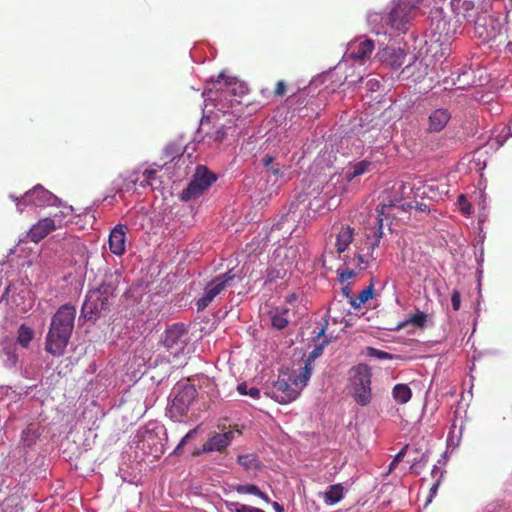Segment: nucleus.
<instances>
[{
    "label": "nucleus",
    "instance_id": "f257e3e1",
    "mask_svg": "<svg viewBox=\"0 0 512 512\" xmlns=\"http://www.w3.org/2000/svg\"><path fill=\"white\" fill-rule=\"evenodd\" d=\"M75 317L74 305L64 304L57 309L46 336L45 350L48 353L58 357L64 354L74 329Z\"/></svg>",
    "mask_w": 512,
    "mask_h": 512
},
{
    "label": "nucleus",
    "instance_id": "f03ea898",
    "mask_svg": "<svg viewBox=\"0 0 512 512\" xmlns=\"http://www.w3.org/2000/svg\"><path fill=\"white\" fill-rule=\"evenodd\" d=\"M312 374L309 363H305L299 372L292 371L279 376L271 389V397L280 404L296 400L301 390L307 385Z\"/></svg>",
    "mask_w": 512,
    "mask_h": 512
},
{
    "label": "nucleus",
    "instance_id": "7ed1b4c3",
    "mask_svg": "<svg viewBox=\"0 0 512 512\" xmlns=\"http://www.w3.org/2000/svg\"><path fill=\"white\" fill-rule=\"evenodd\" d=\"M371 378V368L366 364H358L351 369L353 397L362 406L368 405L372 399Z\"/></svg>",
    "mask_w": 512,
    "mask_h": 512
},
{
    "label": "nucleus",
    "instance_id": "20e7f679",
    "mask_svg": "<svg viewBox=\"0 0 512 512\" xmlns=\"http://www.w3.org/2000/svg\"><path fill=\"white\" fill-rule=\"evenodd\" d=\"M71 207L66 211L61 210L49 217L38 220L27 232V239L33 243H39L56 229H61L67 225L65 218L70 215Z\"/></svg>",
    "mask_w": 512,
    "mask_h": 512
},
{
    "label": "nucleus",
    "instance_id": "39448f33",
    "mask_svg": "<svg viewBox=\"0 0 512 512\" xmlns=\"http://www.w3.org/2000/svg\"><path fill=\"white\" fill-rule=\"evenodd\" d=\"M418 8L416 0H398L387 15V23L396 30L405 32L407 25L415 16Z\"/></svg>",
    "mask_w": 512,
    "mask_h": 512
},
{
    "label": "nucleus",
    "instance_id": "423d86ee",
    "mask_svg": "<svg viewBox=\"0 0 512 512\" xmlns=\"http://www.w3.org/2000/svg\"><path fill=\"white\" fill-rule=\"evenodd\" d=\"M215 180L216 176L206 166H197L193 178L181 192L180 199L182 201H189L200 197Z\"/></svg>",
    "mask_w": 512,
    "mask_h": 512
},
{
    "label": "nucleus",
    "instance_id": "0eeeda50",
    "mask_svg": "<svg viewBox=\"0 0 512 512\" xmlns=\"http://www.w3.org/2000/svg\"><path fill=\"white\" fill-rule=\"evenodd\" d=\"M236 275L229 270L213 278L204 289V294L196 302L197 310L202 311L207 308L212 301L221 294L226 288L232 287Z\"/></svg>",
    "mask_w": 512,
    "mask_h": 512
},
{
    "label": "nucleus",
    "instance_id": "6e6552de",
    "mask_svg": "<svg viewBox=\"0 0 512 512\" xmlns=\"http://www.w3.org/2000/svg\"><path fill=\"white\" fill-rule=\"evenodd\" d=\"M13 200L16 201L17 208L20 212H23V207L27 205L46 207L54 206L59 201V199L54 194H52L41 185L33 187L21 198L15 197Z\"/></svg>",
    "mask_w": 512,
    "mask_h": 512
},
{
    "label": "nucleus",
    "instance_id": "1a4fd4ad",
    "mask_svg": "<svg viewBox=\"0 0 512 512\" xmlns=\"http://www.w3.org/2000/svg\"><path fill=\"white\" fill-rule=\"evenodd\" d=\"M188 342V331L181 323H175L167 328L162 337V343L170 354L177 356Z\"/></svg>",
    "mask_w": 512,
    "mask_h": 512
},
{
    "label": "nucleus",
    "instance_id": "9d476101",
    "mask_svg": "<svg viewBox=\"0 0 512 512\" xmlns=\"http://www.w3.org/2000/svg\"><path fill=\"white\" fill-rule=\"evenodd\" d=\"M197 396L194 385L186 384L178 389L169 408L172 418L179 419L186 415L190 405Z\"/></svg>",
    "mask_w": 512,
    "mask_h": 512
},
{
    "label": "nucleus",
    "instance_id": "9b49d317",
    "mask_svg": "<svg viewBox=\"0 0 512 512\" xmlns=\"http://www.w3.org/2000/svg\"><path fill=\"white\" fill-rule=\"evenodd\" d=\"M502 25L494 17L481 14L474 21V34L483 42L495 41L501 34Z\"/></svg>",
    "mask_w": 512,
    "mask_h": 512
},
{
    "label": "nucleus",
    "instance_id": "f8f14e48",
    "mask_svg": "<svg viewBox=\"0 0 512 512\" xmlns=\"http://www.w3.org/2000/svg\"><path fill=\"white\" fill-rule=\"evenodd\" d=\"M108 299L102 296L99 291L91 290L86 295L81 313L85 319L91 320L101 314L102 311L108 309Z\"/></svg>",
    "mask_w": 512,
    "mask_h": 512
},
{
    "label": "nucleus",
    "instance_id": "ddd939ff",
    "mask_svg": "<svg viewBox=\"0 0 512 512\" xmlns=\"http://www.w3.org/2000/svg\"><path fill=\"white\" fill-rule=\"evenodd\" d=\"M381 222H382V220L380 219L379 220V224H380L379 230L377 232H375L374 240L368 243V246H367L368 252L366 255H364L362 253L364 249L357 246V244H355L357 251H356L354 257H350V265H352V267L358 268L359 270H364L368 266L369 259H374L372 256L373 252L379 246V242L382 237V223Z\"/></svg>",
    "mask_w": 512,
    "mask_h": 512
},
{
    "label": "nucleus",
    "instance_id": "4468645a",
    "mask_svg": "<svg viewBox=\"0 0 512 512\" xmlns=\"http://www.w3.org/2000/svg\"><path fill=\"white\" fill-rule=\"evenodd\" d=\"M335 236V248L338 258L348 266L350 265V256L345 254V252L354 241V228L349 225H341Z\"/></svg>",
    "mask_w": 512,
    "mask_h": 512
},
{
    "label": "nucleus",
    "instance_id": "2eb2a0df",
    "mask_svg": "<svg viewBox=\"0 0 512 512\" xmlns=\"http://www.w3.org/2000/svg\"><path fill=\"white\" fill-rule=\"evenodd\" d=\"M233 438H234L233 431H227L224 433H216L213 436H211L203 444L201 450L194 451L193 455L197 456L202 452H204V453L212 452V451L222 452L231 444Z\"/></svg>",
    "mask_w": 512,
    "mask_h": 512
},
{
    "label": "nucleus",
    "instance_id": "dca6fc26",
    "mask_svg": "<svg viewBox=\"0 0 512 512\" xmlns=\"http://www.w3.org/2000/svg\"><path fill=\"white\" fill-rule=\"evenodd\" d=\"M128 227L123 224H117L110 232L109 235V249L116 255L121 256L126 251V235Z\"/></svg>",
    "mask_w": 512,
    "mask_h": 512
},
{
    "label": "nucleus",
    "instance_id": "f3484780",
    "mask_svg": "<svg viewBox=\"0 0 512 512\" xmlns=\"http://www.w3.org/2000/svg\"><path fill=\"white\" fill-rule=\"evenodd\" d=\"M377 59L382 64H386L394 69L400 68L404 64L406 54L401 48L385 47L376 54Z\"/></svg>",
    "mask_w": 512,
    "mask_h": 512
},
{
    "label": "nucleus",
    "instance_id": "a211bd4d",
    "mask_svg": "<svg viewBox=\"0 0 512 512\" xmlns=\"http://www.w3.org/2000/svg\"><path fill=\"white\" fill-rule=\"evenodd\" d=\"M374 48V41L371 39L357 40L350 43L348 57L357 61H365L370 57Z\"/></svg>",
    "mask_w": 512,
    "mask_h": 512
},
{
    "label": "nucleus",
    "instance_id": "6ab92c4d",
    "mask_svg": "<svg viewBox=\"0 0 512 512\" xmlns=\"http://www.w3.org/2000/svg\"><path fill=\"white\" fill-rule=\"evenodd\" d=\"M450 119L451 113L447 109L434 110L428 117V131L431 133L442 131Z\"/></svg>",
    "mask_w": 512,
    "mask_h": 512
},
{
    "label": "nucleus",
    "instance_id": "aec40b11",
    "mask_svg": "<svg viewBox=\"0 0 512 512\" xmlns=\"http://www.w3.org/2000/svg\"><path fill=\"white\" fill-rule=\"evenodd\" d=\"M275 259H279V265L290 266L299 258L297 246L279 247L274 251Z\"/></svg>",
    "mask_w": 512,
    "mask_h": 512
},
{
    "label": "nucleus",
    "instance_id": "412c9836",
    "mask_svg": "<svg viewBox=\"0 0 512 512\" xmlns=\"http://www.w3.org/2000/svg\"><path fill=\"white\" fill-rule=\"evenodd\" d=\"M261 161L266 172L275 177V182L279 180H281L280 183L288 181V178L285 177V171L281 168L274 156L266 154Z\"/></svg>",
    "mask_w": 512,
    "mask_h": 512
},
{
    "label": "nucleus",
    "instance_id": "4be33fe9",
    "mask_svg": "<svg viewBox=\"0 0 512 512\" xmlns=\"http://www.w3.org/2000/svg\"><path fill=\"white\" fill-rule=\"evenodd\" d=\"M120 280L121 274L116 271L115 273L106 275L102 284L95 290L99 291L102 294V296H106V298L109 300V297L114 295V292L116 291L120 283Z\"/></svg>",
    "mask_w": 512,
    "mask_h": 512
},
{
    "label": "nucleus",
    "instance_id": "5701e85b",
    "mask_svg": "<svg viewBox=\"0 0 512 512\" xmlns=\"http://www.w3.org/2000/svg\"><path fill=\"white\" fill-rule=\"evenodd\" d=\"M328 505L338 503L344 496V487L341 484L330 485L327 491L320 494Z\"/></svg>",
    "mask_w": 512,
    "mask_h": 512
},
{
    "label": "nucleus",
    "instance_id": "b1692460",
    "mask_svg": "<svg viewBox=\"0 0 512 512\" xmlns=\"http://www.w3.org/2000/svg\"><path fill=\"white\" fill-rule=\"evenodd\" d=\"M452 5L457 7V14L462 15L469 22H474V4L470 0H453Z\"/></svg>",
    "mask_w": 512,
    "mask_h": 512
},
{
    "label": "nucleus",
    "instance_id": "393cba45",
    "mask_svg": "<svg viewBox=\"0 0 512 512\" xmlns=\"http://www.w3.org/2000/svg\"><path fill=\"white\" fill-rule=\"evenodd\" d=\"M372 163L368 160H362L353 164L349 171L345 173V179L347 182L352 181L354 178L368 172Z\"/></svg>",
    "mask_w": 512,
    "mask_h": 512
},
{
    "label": "nucleus",
    "instance_id": "a878e982",
    "mask_svg": "<svg viewBox=\"0 0 512 512\" xmlns=\"http://www.w3.org/2000/svg\"><path fill=\"white\" fill-rule=\"evenodd\" d=\"M394 400L399 404L407 403L412 397V391L406 384H396L392 390Z\"/></svg>",
    "mask_w": 512,
    "mask_h": 512
},
{
    "label": "nucleus",
    "instance_id": "bb28decb",
    "mask_svg": "<svg viewBox=\"0 0 512 512\" xmlns=\"http://www.w3.org/2000/svg\"><path fill=\"white\" fill-rule=\"evenodd\" d=\"M233 489L239 493V494H251V495H255V496H258L260 497L261 499H263L265 502H270V499L269 497L263 493L259 488L258 486L254 485V484H245V485H242V484H238V485H235L233 486Z\"/></svg>",
    "mask_w": 512,
    "mask_h": 512
},
{
    "label": "nucleus",
    "instance_id": "cd10ccee",
    "mask_svg": "<svg viewBox=\"0 0 512 512\" xmlns=\"http://www.w3.org/2000/svg\"><path fill=\"white\" fill-rule=\"evenodd\" d=\"M33 337L34 331L32 328L25 324H21L19 326L17 332V343L19 345H21L23 348H28Z\"/></svg>",
    "mask_w": 512,
    "mask_h": 512
},
{
    "label": "nucleus",
    "instance_id": "c85d7f7f",
    "mask_svg": "<svg viewBox=\"0 0 512 512\" xmlns=\"http://www.w3.org/2000/svg\"><path fill=\"white\" fill-rule=\"evenodd\" d=\"M373 296V285L364 288L357 297H350V305L357 309Z\"/></svg>",
    "mask_w": 512,
    "mask_h": 512
},
{
    "label": "nucleus",
    "instance_id": "c756f323",
    "mask_svg": "<svg viewBox=\"0 0 512 512\" xmlns=\"http://www.w3.org/2000/svg\"><path fill=\"white\" fill-rule=\"evenodd\" d=\"M288 312H289L288 309H282L280 312L276 311L271 316V324H272V326L274 328L278 329V330L284 329L288 325V323H289V320L286 317Z\"/></svg>",
    "mask_w": 512,
    "mask_h": 512
},
{
    "label": "nucleus",
    "instance_id": "7c9ffc66",
    "mask_svg": "<svg viewBox=\"0 0 512 512\" xmlns=\"http://www.w3.org/2000/svg\"><path fill=\"white\" fill-rule=\"evenodd\" d=\"M225 506L230 512H264L259 508L251 507L239 502L226 501Z\"/></svg>",
    "mask_w": 512,
    "mask_h": 512
},
{
    "label": "nucleus",
    "instance_id": "2f4dec72",
    "mask_svg": "<svg viewBox=\"0 0 512 512\" xmlns=\"http://www.w3.org/2000/svg\"><path fill=\"white\" fill-rule=\"evenodd\" d=\"M237 462L243 466L245 470H256L259 466L258 460L252 454L238 456Z\"/></svg>",
    "mask_w": 512,
    "mask_h": 512
},
{
    "label": "nucleus",
    "instance_id": "473e14b6",
    "mask_svg": "<svg viewBox=\"0 0 512 512\" xmlns=\"http://www.w3.org/2000/svg\"><path fill=\"white\" fill-rule=\"evenodd\" d=\"M427 322V315L422 311H417L411 315L406 321V324H412L418 328H423Z\"/></svg>",
    "mask_w": 512,
    "mask_h": 512
},
{
    "label": "nucleus",
    "instance_id": "72a5a7b5",
    "mask_svg": "<svg viewBox=\"0 0 512 512\" xmlns=\"http://www.w3.org/2000/svg\"><path fill=\"white\" fill-rule=\"evenodd\" d=\"M237 391L241 395H249L253 399H258L260 397V390L256 387H248L245 382L237 385Z\"/></svg>",
    "mask_w": 512,
    "mask_h": 512
},
{
    "label": "nucleus",
    "instance_id": "f704fd0d",
    "mask_svg": "<svg viewBox=\"0 0 512 512\" xmlns=\"http://www.w3.org/2000/svg\"><path fill=\"white\" fill-rule=\"evenodd\" d=\"M4 355L6 356V366L9 368L15 367L18 363V355L15 348H5Z\"/></svg>",
    "mask_w": 512,
    "mask_h": 512
},
{
    "label": "nucleus",
    "instance_id": "c9c22d12",
    "mask_svg": "<svg viewBox=\"0 0 512 512\" xmlns=\"http://www.w3.org/2000/svg\"><path fill=\"white\" fill-rule=\"evenodd\" d=\"M181 155V148L176 144H169L164 150V157L168 161L174 160Z\"/></svg>",
    "mask_w": 512,
    "mask_h": 512
},
{
    "label": "nucleus",
    "instance_id": "e433bc0d",
    "mask_svg": "<svg viewBox=\"0 0 512 512\" xmlns=\"http://www.w3.org/2000/svg\"><path fill=\"white\" fill-rule=\"evenodd\" d=\"M343 266H344L343 269L339 268L337 270V273L339 275V281L341 283L345 282L346 280H348L356 275L355 271L351 268L352 265L347 266L343 263Z\"/></svg>",
    "mask_w": 512,
    "mask_h": 512
},
{
    "label": "nucleus",
    "instance_id": "4c0bfd02",
    "mask_svg": "<svg viewBox=\"0 0 512 512\" xmlns=\"http://www.w3.org/2000/svg\"><path fill=\"white\" fill-rule=\"evenodd\" d=\"M197 433V428L190 430L179 442V444L174 449L173 453L176 455H180L183 452L184 445Z\"/></svg>",
    "mask_w": 512,
    "mask_h": 512
},
{
    "label": "nucleus",
    "instance_id": "58836bf2",
    "mask_svg": "<svg viewBox=\"0 0 512 512\" xmlns=\"http://www.w3.org/2000/svg\"><path fill=\"white\" fill-rule=\"evenodd\" d=\"M458 205H459L460 211L464 215H470L471 214L472 206H471L470 202L467 200V198L465 197V195H463V194L459 195V197H458Z\"/></svg>",
    "mask_w": 512,
    "mask_h": 512
},
{
    "label": "nucleus",
    "instance_id": "ea45409f",
    "mask_svg": "<svg viewBox=\"0 0 512 512\" xmlns=\"http://www.w3.org/2000/svg\"><path fill=\"white\" fill-rule=\"evenodd\" d=\"M227 135V130L224 125H221L219 127H216L213 132L209 134V137L213 139L214 141L221 142L224 140V138Z\"/></svg>",
    "mask_w": 512,
    "mask_h": 512
},
{
    "label": "nucleus",
    "instance_id": "a19ab883",
    "mask_svg": "<svg viewBox=\"0 0 512 512\" xmlns=\"http://www.w3.org/2000/svg\"><path fill=\"white\" fill-rule=\"evenodd\" d=\"M156 175V170L147 169L143 172V180L140 181L141 187H148L151 185V181L154 179Z\"/></svg>",
    "mask_w": 512,
    "mask_h": 512
},
{
    "label": "nucleus",
    "instance_id": "79ce46f5",
    "mask_svg": "<svg viewBox=\"0 0 512 512\" xmlns=\"http://www.w3.org/2000/svg\"><path fill=\"white\" fill-rule=\"evenodd\" d=\"M368 355L376 357L378 359H392L393 358V356L390 353L376 349V348H371V347L368 348Z\"/></svg>",
    "mask_w": 512,
    "mask_h": 512
},
{
    "label": "nucleus",
    "instance_id": "37998d69",
    "mask_svg": "<svg viewBox=\"0 0 512 512\" xmlns=\"http://www.w3.org/2000/svg\"><path fill=\"white\" fill-rule=\"evenodd\" d=\"M287 92V84L284 80H279L276 83L275 89L273 91V95L275 97H283Z\"/></svg>",
    "mask_w": 512,
    "mask_h": 512
},
{
    "label": "nucleus",
    "instance_id": "c03bdc74",
    "mask_svg": "<svg viewBox=\"0 0 512 512\" xmlns=\"http://www.w3.org/2000/svg\"><path fill=\"white\" fill-rule=\"evenodd\" d=\"M284 276V272L282 269H270L268 270L267 272V281L268 282H272V281H275L276 279H281L283 278Z\"/></svg>",
    "mask_w": 512,
    "mask_h": 512
},
{
    "label": "nucleus",
    "instance_id": "a18cd8bd",
    "mask_svg": "<svg viewBox=\"0 0 512 512\" xmlns=\"http://www.w3.org/2000/svg\"><path fill=\"white\" fill-rule=\"evenodd\" d=\"M451 304H452L453 310L458 311L460 309V306H461V295H460V292L458 290H456V289L452 291V294H451Z\"/></svg>",
    "mask_w": 512,
    "mask_h": 512
},
{
    "label": "nucleus",
    "instance_id": "49530a36",
    "mask_svg": "<svg viewBox=\"0 0 512 512\" xmlns=\"http://www.w3.org/2000/svg\"><path fill=\"white\" fill-rule=\"evenodd\" d=\"M381 83L375 78L368 79L366 82V87L369 91H377L380 89Z\"/></svg>",
    "mask_w": 512,
    "mask_h": 512
},
{
    "label": "nucleus",
    "instance_id": "de8ad7c7",
    "mask_svg": "<svg viewBox=\"0 0 512 512\" xmlns=\"http://www.w3.org/2000/svg\"><path fill=\"white\" fill-rule=\"evenodd\" d=\"M409 445L406 444L394 457L393 461L391 462L390 466H394L396 463L400 462L404 456L406 455V452L408 450Z\"/></svg>",
    "mask_w": 512,
    "mask_h": 512
},
{
    "label": "nucleus",
    "instance_id": "09e8293b",
    "mask_svg": "<svg viewBox=\"0 0 512 512\" xmlns=\"http://www.w3.org/2000/svg\"><path fill=\"white\" fill-rule=\"evenodd\" d=\"M322 353V347H316L309 355V358L306 363H309V366L311 367V360L315 359Z\"/></svg>",
    "mask_w": 512,
    "mask_h": 512
},
{
    "label": "nucleus",
    "instance_id": "8fccbe9b",
    "mask_svg": "<svg viewBox=\"0 0 512 512\" xmlns=\"http://www.w3.org/2000/svg\"><path fill=\"white\" fill-rule=\"evenodd\" d=\"M415 209L420 212H430V207L424 202H417Z\"/></svg>",
    "mask_w": 512,
    "mask_h": 512
},
{
    "label": "nucleus",
    "instance_id": "3c124183",
    "mask_svg": "<svg viewBox=\"0 0 512 512\" xmlns=\"http://www.w3.org/2000/svg\"><path fill=\"white\" fill-rule=\"evenodd\" d=\"M343 294L350 300V297H353L351 288L347 285L342 289Z\"/></svg>",
    "mask_w": 512,
    "mask_h": 512
},
{
    "label": "nucleus",
    "instance_id": "603ef678",
    "mask_svg": "<svg viewBox=\"0 0 512 512\" xmlns=\"http://www.w3.org/2000/svg\"><path fill=\"white\" fill-rule=\"evenodd\" d=\"M413 206L411 203H404V204H401L399 206L400 209L404 210V211H407L409 209H411Z\"/></svg>",
    "mask_w": 512,
    "mask_h": 512
},
{
    "label": "nucleus",
    "instance_id": "864d4df0",
    "mask_svg": "<svg viewBox=\"0 0 512 512\" xmlns=\"http://www.w3.org/2000/svg\"><path fill=\"white\" fill-rule=\"evenodd\" d=\"M273 507H274V509H275L277 512H282V511H283L282 506H281L279 503H277V502H274V503H273Z\"/></svg>",
    "mask_w": 512,
    "mask_h": 512
},
{
    "label": "nucleus",
    "instance_id": "5fc2aeb1",
    "mask_svg": "<svg viewBox=\"0 0 512 512\" xmlns=\"http://www.w3.org/2000/svg\"><path fill=\"white\" fill-rule=\"evenodd\" d=\"M222 80H224V75L221 73V74L218 76L217 80H216V84H217V85H219L220 87H221V85H222Z\"/></svg>",
    "mask_w": 512,
    "mask_h": 512
},
{
    "label": "nucleus",
    "instance_id": "6e6d98bb",
    "mask_svg": "<svg viewBox=\"0 0 512 512\" xmlns=\"http://www.w3.org/2000/svg\"><path fill=\"white\" fill-rule=\"evenodd\" d=\"M438 485H439L438 483L434 484L433 487L431 488L430 492L435 493L438 488Z\"/></svg>",
    "mask_w": 512,
    "mask_h": 512
},
{
    "label": "nucleus",
    "instance_id": "4d7b16f0",
    "mask_svg": "<svg viewBox=\"0 0 512 512\" xmlns=\"http://www.w3.org/2000/svg\"><path fill=\"white\" fill-rule=\"evenodd\" d=\"M139 181V178L136 176L134 178L131 179V183L134 185H136V183Z\"/></svg>",
    "mask_w": 512,
    "mask_h": 512
},
{
    "label": "nucleus",
    "instance_id": "13d9d810",
    "mask_svg": "<svg viewBox=\"0 0 512 512\" xmlns=\"http://www.w3.org/2000/svg\"><path fill=\"white\" fill-rule=\"evenodd\" d=\"M224 84L227 86V90H229V87L232 85V81H225Z\"/></svg>",
    "mask_w": 512,
    "mask_h": 512
},
{
    "label": "nucleus",
    "instance_id": "bf43d9fd",
    "mask_svg": "<svg viewBox=\"0 0 512 512\" xmlns=\"http://www.w3.org/2000/svg\"><path fill=\"white\" fill-rule=\"evenodd\" d=\"M324 334V329H321V331L318 333V336H321Z\"/></svg>",
    "mask_w": 512,
    "mask_h": 512
}]
</instances>
